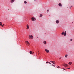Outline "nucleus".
Segmentation results:
<instances>
[{
    "label": "nucleus",
    "mask_w": 74,
    "mask_h": 74,
    "mask_svg": "<svg viewBox=\"0 0 74 74\" xmlns=\"http://www.w3.org/2000/svg\"><path fill=\"white\" fill-rule=\"evenodd\" d=\"M64 33H66V31H65V32H64Z\"/></svg>",
    "instance_id": "24"
},
{
    "label": "nucleus",
    "mask_w": 74,
    "mask_h": 74,
    "mask_svg": "<svg viewBox=\"0 0 74 74\" xmlns=\"http://www.w3.org/2000/svg\"><path fill=\"white\" fill-rule=\"evenodd\" d=\"M53 64H55V63H54V62L53 63Z\"/></svg>",
    "instance_id": "26"
},
{
    "label": "nucleus",
    "mask_w": 74,
    "mask_h": 74,
    "mask_svg": "<svg viewBox=\"0 0 74 74\" xmlns=\"http://www.w3.org/2000/svg\"><path fill=\"white\" fill-rule=\"evenodd\" d=\"M31 20H32V21H36V18H34V17H32L31 18Z\"/></svg>",
    "instance_id": "3"
},
{
    "label": "nucleus",
    "mask_w": 74,
    "mask_h": 74,
    "mask_svg": "<svg viewBox=\"0 0 74 74\" xmlns=\"http://www.w3.org/2000/svg\"><path fill=\"white\" fill-rule=\"evenodd\" d=\"M56 23H59V20H57L56 21Z\"/></svg>",
    "instance_id": "8"
},
{
    "label": "nucleus",
    "mask_w": 74,
    "mask_h": 74,
    "mask_svg": "<svg viewBox=\"0 0 74 74\" xmlns=\"http://www.w3.org/2000/svg\"><path fill=\"white\" fill-rule=\"evenodd\" d=\"M62 58V57H61L60 58V59Z\"/></svg>",
    "instance_id": "27"
},
{
    "label": "nucleus",
    "mask_w": 74,
    "mask_h": 74,
    "mask_svg": "<svg viewBox=\"0 0 74 74\" xmlns=\"http://www.w3.org/2000/svg\"><path fill=\"white\" fill-rule=\"evenodd\" d=\"M27 29H29V26L28 24L27 25Z\"/></svg>",
    "instance_id": "7"
},
{
    "label": "nucleus",
    "mask_w": 74,
    "mask_h": 74,
    "mask_svg": "<svg viewBox=\"0 0 74 74\" xmlns=\"http://www.w3.org/2000/svg\"><path fill=\"white\" fill-rule=\"evenodd\" d=\"M64 36H66V33H64Z\"/></svg>",
    "instance_id": "20"
},
{
    "label": "nucleus",
    "mask_w": 74,
    "mask_h": 74,
    "mask_svg": "<svg viewBox=\"0 0 74 74\" xmlns=\"http://www.w3.org/2000/svg\"><path fill=\"white\" fill-rule=\"evenodd\" d=\"M29 39H30V38H31L32 39H33V36L32 35H31L29 36Z\"/></svg>",
    "instance_id": "4"
},
{
    "label": "nucleus",
    "mask_w": 74,
    "mask_h": 74,
    "mask_svg": "<svg viewBox=\"0 0 74 74\" xmlns=\"http://www.w3.org/2000/svg\"><path fill=\"white\" fill-rule=\"evenodd\" d=\"M43 43H44V44H47V42H46V41H44L43 42Z\"/></svg>",
    "instance_id": "9"
},
{
    "label": "nucleus",
    "mask_w": 74,
    "mask_h": 74,
    "mask_svg": "<svg viewBox=\"0 0 74 74\" xmlns=\"http://www.w3.org/2000/svg\"><path fill=\"white\" fill-rule=\"evenodd\" d=\"M1 26H2V27H3V26H3V25H1Z\"/></svg>",
    "instance_id": "25"
},
{
    "label": "nucleus",
    "mask_w": 74,
    "mask_h": 74,
    "mask_svg": "<svg viewBox=\"0 0 74 74\" xmlns=\"http://www.w3.org/2000/svg\"><path fill=\"white\" fill-rule=\"evenodd\" d=\"M45 51L46 52H47V53H49V50L46 49H45Z\"/></svg>",
    "instance_id": "5"
},
{
    "label": "nucleus",
    "mask_w": 74,
    "mask_h": 74,
    "mask_svg": "<svg viewBox=\"0 0 74 74\" xmlns=\"http://www.w3.org/2000/svg\"><path fill=\"white\" fill-rule=\"evenodd\" d=\"M68 64H70V65H71V64H72V62H69Z\"/></svg>",
    "instance_id": "10"
},
{
    "label": "nucleus",
    "mask_w": 74,
    "mask_h": 74,
    "mask_svg": "<svg viewBox=\"0 0 74 74\" xmlns=\"http://www.w3.org/2000/svg\"><path fill=\"white\" fill-rule=\"evenodd\" d=\"M24 3H25V4H26V3H27V2H26V1H25L24 2Z\"/></svg>",
    "instance_id": "19"
},
{
    "label": "nucleus",
    "mask_w": 74,
    "mask_h": 74,
    "mask_svg": "<svg viewBox=\"0 0 74 74\" xmlns=\"http://www.w3.org/2000/svg\"><path fill=\"white\" fill-rule=\"evenodd\" d=\"M70 7H72V6H71Z\"/></svg>",
    "instance_id": "30"
},
{
    "label": "nucleus",
    "mask_w": 74,
    "mask_h": 74,
    "mask_svg": "<svg viewBox=\"0 0 74 74\" xmlns=\"http://www.w3.org/2000/svg\"><path fill=\"white\" fill-rule=\"evenodd\" d=\"M4 24H3V26H4Z\"/></svg>",
    "instance_id": "34"
},
{
    "label": "nucleus",
    "mask_w": 74,
    "mask_h": 74,
    "mask_svg": "<svg viewBox=\"0 0 74 74\" xmlns=\"http://www.w3.org/2000/svg\"><path fill=\"white\" fill-rule=\"evenodd\" d=\"M33 53H34V52H33Z\"/></svg>",
    "instance_id": "32"
},
{
    "label": "nucleus",
    "mask_w": 74,
    "mask_h": 74,
    "mask_svg": "<svg viewBox=\"0 0 74 74\" xmlns=\"http://www.w3.org/2000/svg\"><path fill=\"white\" fill-rule=\"evenodd\" d=\"M15 1V0H11L10 2L11 3H14Z\"/></svg>",
    "instance_id": "6"
},
{
    "label": "nucleus",
    "mask_w": 74,
    "mask_h": 74,
    "mask_svg": "<svg viewBox=\"0 0 74 74\" xmlns=\"http://www.w3.org/2000/svg\"><path fill=\"white\" fill-rule=\"evenodd\" d=\"M51 66H54V67H55V65H53V64L51 65Z\"/></svg>",
    "instance_id": "22"
},
{
    "label": "nucleus",
    "mask_w": 74,
    "mask_h": 74,
    "mask_svg": "<svg viewBox=\"0 0 74 74\" xmlns=\"http://www.w3.org/2000/svg\"><path fill=\"white\" fill-rule=\"evenodd\" d=\"M34 1H36V0H34Z\"/></svg>",
    "instance_id": "29"
},
{
    "label": "nucleus",
    "mask_w": 74,
    "mask_h": 74,
    "mask_svg": "<svg viewBox=\"0 0 74 74\" xmlns=\"http://www.w3.org/2000/svg\"><path fill=\"white\" fill-rule=\"evenodd\" d=\"M70 69V68H69L66 69H64V70H63V71L64 70H67V69Z\"/></svg>",
    "instance_id": "16"
},
{
    "label": "nucleus",
    "mask_w": 74,
    "mask_h": 74,
    "mask_svg": "<svg viewBox=\"0 0 74 74\" xmlns=\"http://www.w3.org/2000/svg\"><path fill=\"white\" fill-rule=\"evenodd\" d=\"M59 66L57 67V68H59Z\"/></svg>",
    "instance_id": "28"
},
{
    "label": "nucleus",
    "mask_w": 74,
    "mask_h": 74,
    "mask_svg": "<svg viewBox=\"0 0 74 74\" xmlns=\"http://www.w3.org/2000/svg\"><path fill=\"white\" fill-rule=\"evenodd\" d=\"M67 56H68V55H66L65 56V57L66 58H67Z\"/></svg>",
    "instance_id": "17"
},
{
    "label": "nucleus",
    "mask_w": 74,
    "mask_h": 74,
    "mask_svg": "<svg viewBox=\"0 0 74 74\" xmlns=\"http://www.w3.org/2000/svg\"><path fill=\"white\" fill-rule=\"evenodd\" d=\"M38 53H40V52H39V51H38Z\"/></svg>",
    "instance_id": "33"
},
{
    "label": "nucleus",
    "mask_w": 74,
    "mask_h": 74,
    "mask_svg": "<svg viewBox=\"0 0 74 74\" xmlns=\"http://www.w3.org/2000/svg\"><path fill=\"white\" fill-rule=\"evenodd\" d=\"M42 14H41L39 16L40 18L41 17H42Z\"/></svg>",
    "instance_id": "13"
},
{
    "label": "nucleus",
    "mask_w": 74,
    "mask_h": 74,
    "mask_svg": "<svg viewBox=\"0 0 74 74\" xmlns=\"http://www.w3.org/2000/svg\"><path fill=\"white\" fill-rule=\"evenodd\" d=\"M47 11H49V10H47Z\"/></svg>",
    "instance_id": "31"
},
{
    "label": "nucleus",
    "mask_w": 74,
    "mask_h": 74,
    "mask_svg": "<svg viewBox=\"0 0 74 74\" xmlns=\"http://www.w3.org/2000/svg\"><path fill=\"white\" fill-rule=\"evenodd\" d=\"M62 65L64 67H68V66H69V65H68V64H63Z\"/></svg>",
    "instance_id": "2"
},
{
    "label": "nucleus",
    "mask_w": 74,
    "mask_h": 74,
    "mask_svg": "<svg viewBox=\"0 0 74 74\" xmlns=\"http://www.w3.org/2000/svg\"><path fill=\"white\" fill-rule=\"evenodd\" d=\"M64 32H62L61 33L62 35H64Z\"/></svg>",
    "instance_id": "15"
},
{
    "label": "nucleus",
    "mask_w": 74,
    "mask_h": 74,
    "mask_svg": "<svg viewBox=\"0 0 74 74\" xmlns=\"http://www.w3.org/2000/svg\"><path fill=\"white\" fill-rule=\"evenodd\" d=\"M70 41H73V39H70Z\"/></svg>",
    "instance_id": "23"
},
{
    "label": "nucleus",
    "mask_w": 74,
    "mask_h": 74,
    "mask_svg": "<svg viewBox=\"0 0 74 74\" xmlns=\"http://www.w3.org/2000/svg\"><path fill=\"white\" fill-rule=\"evenodd\" d=\"M25 43L26 45H28V46H29V45H30V43H29V42L28 41H25Z\"/></svg>",
    "instance_id": "1"
},
{
    "label": "nucleus",
    "mask_w": 74,
    "mask_h": 74,
    "mask_svg": "<svg viewBox=\"0 0 74 74\" xmlns=\"http://www.w3.org/2000/svg\"><path fill=\"white\" fill-rule=\"evenodd\" d=\"M29 53H30V54H33V52H32V51H29Z\"/></svg>",
    "instance_id": "11"
},
{
    "label": "nucleus",
    "mask_w": 74,
    "mask_h": 74,
    "mask_svg": "<svg viewBox=\"0 0 74 74\" xmlns=\"http://www.w3.org/2000/svg\"><path fill=\"white\" fill-rule=\"evenodd\" d=\"M2 23H3L0 22V25H1H1H2Z\"/></svg>",
    "instance_id": "18"
},
{
    "label": "nucleus",
    "mask_w": 74,
    "mask_h": 74,
    "mask_svg": "<svg viewBox=\"0 0 74 74\" xmlns=\"http://www.w3.org/2000/svg\"><path fill=\"white\" fill-rule=\"evenodd\" d=\"M46 63H49L50 64H51V63L48 62H46Z\"/></svg>",
    "instance_id": "14"
},
{
    "label": "nucleus",
    "mask_w": 74,
    "mask_h": 74,
    "mask_svg": "<svg viewBox=\"0 0 74 74\" xmlns=\"http://www.w3.org/2000/svg\"><path fill=\"white\" fill-rule=\"evenodd\" d=\"M58 5L60 7H62V4L59 3Z\"/></svg>",
    "instance_id": "12"
},
{
    "label": "nucleus",
    "mask_w": 74,
    "mask_h": 74,
    "mask_svg": "<svg viewBox=\"0 0 74 74\" xmlns=\"http://www.w3.org/2000/svg\"><path fill=\"white\" fill-rule=\"evenodd\" d=\"M50 62H51V63H54V62H55L54 61L53 62V61H50Z\"/></svg>",
    "instance_id": "21"
},
{
    "label": "nucleus",
    "mask_w": 74,
    "mask_h": 74,
    "mask_svg": "<svg viewBox=\"0 0 74 74\" xmlns=\"http://www.w3.org/2000/svg\"><path fill=\"white\" fill-rule=\"evenodd\" d=\"M62 69H64V68H63Z\"/></svg>",
    "instance_id": "35"
}]
</instances>
